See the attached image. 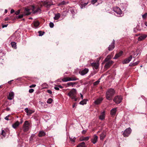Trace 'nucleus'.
Wrapping results in <instances>:
<instances>
[{"mask_svg":"<svg viewBox=\"0 0 147 147\" xmlns=\"http://www.w3.org/2000/svg\"><path fill=\"white\" fill-rule=\"evenodd\" d=\"M5 110L7 111H9L10 110V109L9 108L7 107L5 109Z\"/></svg>","mask_w":147,"mask_h":147,"instance_id":"59","label":"nucleus"},{"mask_svg":"<svg viewBox=\"0 0 147 147\" xmlns=\"http://www.w3.org/2000/svg\"><path fill=\"white\" fill-rule=\"evenodd\" d=\"M47 92L51 94H52V91L50 90H47Z\"/></svg>","mask_w":147,"mask_h":147,"instance_id":"52","label":"nucleus"},{"mask_svg":"<svg viewBox=\"0 0 147 147\" xmlns=\"http://www.w3.org/2000/svg\"><path fill=\"white\" fill-rule=\"evenodd\" d=\"M39 22L38 21H35L34 22V25L35 27H38L39 25Z\"/></svg>","mask_w":147,"mask_h":147,"instance_id":"32","label":"nucleus"},{"mask_svg":"<svg viewBox=\"0 0 147 147\" xmlns=\"http://www.w3.org/2000/svg\"><path fill=\"white\" fill-rule=\"evenodd\" d=\"M114 44L115 41L114 40H113V42L111 45H109V47L108 48V50L109 51H111L114 49L115 47Z\"/></svg>","mask_w":147,"mask_h":147,"instance_id":"10","label":"nucleus"},{"mask_svg":"<svg viewBox=\"0 0 147 147\" xmlns=\"http://www.w3.org/2000/svg\"><path fill=\"white\" fill-rule=\"evenodd\" d=\"M54 88L56 90H59V89L58 87H54Z\"/></svg>","mask_w":147,"mask_h":147,"instance_id":"55","label":"nucleus"},{"mask_svg":"<svg viewBox=\"0 0 147 147\" xmlns=\"http://www.w3.org/2000/svg\"><path fill=\"white\" fill-rule=\"evenodd\" d=\"M20 124L19 122L18 121H17L12 125V126L13 128L16 129L20 125Z\"/></svg>","mask_w":147,"mask_h":147,"instance_id":"21","label":"nucleus"},{"mask_svg":"<svg viewBox=\"0 0 147 147\" xmlns=\"http://www.w3.org/2000/svg\"><path fill=\"white\" fill-rule=\"evenodd\" d=\"M123 54V52L122 51H121L117 53L115 57L113 58L114 59H117L119 57L121 56Z\"/></svg>","mask_w":147,"mask_h":147,"instance_id":"16","label":"nucleus"},{"mask_svg":"<svg viewBox=\"0 0 147 147\" xmlns=\"http://www.w3.org/2000/svg\"><path fill=\"white\" fill-rule=\"evenodd\" d=\"M86 132V131L85 130H83L82 131V133L83 134H85Z\"/></svg>","mask_w":147,"mask_h":147,"instance_id":"61","label":"nucleus"},{"mask_svg":"<svg viewBox=\"0 0 147 147\" xmlns=\"http://www.w3.org/2000/svg\"><path fill=\"white\" fill-rule=\"evenodd\" d=\"M100 81L98 80L93 83V84L94 86L97 85L99 83Z\"/></svg>","mask_w":147,"mask_h":147,"instance_id":"42","label":"nucleus"},{"mask_svg":"<svg viewBox=\"0 0 147 147\" xmlns=\"http://www.w3.org/2000/svg\"><path fill=\"white\" fill-rule=\"evenodd\" d=\"M112 57L111 55H109L107 56V57L105 59V61H109V60Z\"/></svg>","mask_w":147,"mask_h":147,"instance_id":"31","label":"nucleus"},{"mask_svg":"<svg viewBox=\"0 0 147 147\" xmlns=\"http://www.w3.org/2000/svg\"><path fill=\"white\" fill-rule=\"evenodd\" d=\"M81 95V97L82 98V99H83V95L81 94H80Z\"/></svg>","mask_w":147,"mask_h":147,"instance_id":"63","label":"nucleus"},{"mask_svg":"<svg viewBox=\"0 0 147 147\" xmlns=\"http://www.w3.org/2000/svg\"><path fill=\"white\" fill-rule=\"evenodd\" d=\"M13 81V80H11V81H9L8 82V83L9 84H11V81Z\"/></svg>","mask_w":147,"mask_h":147,"instance_id":"64","label":"nucleus"},{"mask_svg":"<svg viewBox=\"0 0 147 147\" xmlns=\"http://www.w3.org/2000/svg\"><path fill=\"white\" fill-rule=\"evenodd\" d=\"M103 100V98H99L97 99L95 101L94 103L96 105H98L100 104L101 103Z\"/></svg>","mask_w":147,"mask_h":147,"instance_id":"12","label":"nucleus"},{"mask_svg":"<svg viewBox=\"0 0 147 147\" xmlns=\"http://www.w3.org/2000/svg\"><path fill=\"white\" fill-rule=\"evenodd\" d=\"M97 1V0H92L91 1L92 3L93 4H95Z\"/></svg>","mask_w":147,"mask_h":147,"instance_id":"50","label":"nucleus"},{"mask_svg":"<svg viewBox=\"0 0 147 147\" xmlns=\"http://www.w3.org/2000/svg\"><path fill=\"white\" fill-rule=\"evenodd\" d=\"M36 86V85L35 84H32V85H30L29 87L30 88H34Z\"/></svg>","mask_w":147,"mask_h":147,"instance_id":"51","label":"nucleus"},{"mask_svg":"<svg viewBox=\"0 0 147 147\" xmlns=\"http://www.w3.org/2000/svg\"><path fill=\"white\" fill-rule=\"evenodd\" d=\"M8 25L7 24H5V25H3V24L2 25V28H4L5 27H7V26Z\"/></svg>","mask_w":147,"mask_h":147,"instance_id":"54","label":"nucleus"},{"mask_svg":"<svg viewBox=\"0 0 147 147\" xmlns=\"http://www.w3.org/2000/svg\"><path fill=\"white\" fill-rule=\"evenodd\" d=\"M98 138V136L96 135H94L93 137V138L91 139V142L94 144H95L97 141Z\"/></svg>","mask_w":147,"mask_h":147,"instance_id":"11","label":"nucleus"},{"mask_svg":"<svg viewBox=\"0 0 147 147\" xmlns=\"http://www.w3.org/2000/svg\"><path fill=\"white\" fill-rule=\"evenodd\" d=\"M122 98L121 96H117L115 97L113 100L116 103L119 104L122 101Z\"/></svg>","mask_w":147,"mask_h":147,"instance_id":"5","label":"nucleus"},{"mask_svg":"<svg viewBox=\"0 0 147 147\" xmlns=\"http://www.w3.org/2000/svg\"><path fill=\"white\" fill-rule=\"evenodd\" d=\"M75 98L74 97V98H71L72 99H74V101H77L78 100V101L80 99V98H77V97L76 96H75Z\"/></svg>","mask_w":147,"mask_h":147,"instance_id":"36","label":"nucleus"},{"mask_svg":"<svg viewBox=\"0 0 147 147\" xmlns=\"http://www.w3.org/2000/svg\"><path fill=\"white\" fill-rule=\"evenodd\" d=\"M115 93V92L114 89L112 88L109 89L106 93L105 96L106 99L109 100H112Z\"/></svg>","mask_w":147,"mask_h":147,"instance_id":"1","label":"nucleus"},{"mask_svg":"<svg viewBox=\"0 0 147 147\" xmlns=\"http://www.w3.org/2000/svg\"><path fill=\"white\" fill-rule=\"evenodd\" d=\"M79 147H86L85 143L84 142H82L78 145Z\"/></svg>","mask_w":147,"mask_h":147,"instance_id":"30","label":"nucleus"},{"mask_svg":"<svg viewBox=\"0 0 147 147\" xmlns=\"http://www.w3.org/2000/svg\"><path fill=\"white\" fill-rule=\"evenodd\" d=\"M76 103H74L73 105V108H74L76 106Z\"/></svg>","mask_w":147,"mask_h":147,"instance_id":"56","label":"nucleus"},{"mask_svg":"<svg viewBox=\"0 0 147 147\" xmlns=\"http://www.w3.org/2000/svg\"><path fill=\"white\" fill-rule=\"evenodd\" d=\"M20 9H19L18 11H15V14H16V15H18L20 13Z\"/></svg>","mask_w":147,"mask_h":147,"instance_id":"44","label":"nucleus"},{"mask_svg":"<svg viewBox=\"0 0 147 147\" xmlns=\"http://www.w3.org/2000/svg\"><path fill=\"white\" fill-rule=\"evenodd\" d=\"M11 45L12 47L14 49H16L17 48L16 43L15 42H12L11 43Z\"/></svg>","mask_w":147,"mask_h":147,"instance_id":"28","label":"nucleus"},{"mask_svg":"<svg viewBox=\"0 0 147 147\" xmlns=\"http://www.w3.org/2000/svg\"><path fill=\"white\" fill-rule=\"evenodd\" d=\"M89 139V137L87 136L86 137H82L80 138V140L81 141L86 140L88 141Z\"/></svg>","mask_w":147,"mask_h":147,"instance_id":"24","label":"nucleus"},{"mask_svg":"<svg viewBox=\"0 0 147 147\" xmlns=\"http://www.w3.org/2000/svg\"><path fill=\"white\" fill-rule=\"evenodd\" d=\"M12 19L13 20V18H12L11 17H10L9 18L8 17H7L5 19V21H8V20Z\"/></svg>","mask_w":147,"mask_h":147,"instance_id":"48","label":"nucleus"},{"mask_svg":"<svg viewBox=\"0 0 147 147\" xmlns=\"http://www.w3.org/2000/svg\"><path fill=\"white\" fill-rule=\"evenodd\" d=\"M57 86L59 88H63V87L61 86V85H57Z\"/></svg>","mask_w":147,"mask_h":147,"instance_id":"58","label":"nucleus"},{"mask_svg":"<svg viewBox=\"0 0 147 147\" xmlns=\"http://www.w3.org/2000/svg\"><path fill=\"white\" fill-rule=\"evenodd\" d=\"M88 3H82L81 4V8H82L84 7H85L87 5Z\"/></svg>","mask_w":147,"mask_h":147,"instance_id":"39","label":"nucleus"},{"mask_svg":"<svg viewBox=\"0 0 147 147\" xmlns=\"http://www.w3.org/2000/svg\"><path fill=\"white\" fill-rule=\"evenodd\" d=\"M49 26L51 28H53L54 26V24L53 23L51 22H50L49 23Z\"/></svg>","mask_w":147,"mask_h":147,"instance_id":"47","label":"nucleus"},{"mask_svg":"<svg viewBox=\"0 0 147 147\" xmlns=\"http://www.w3.org/2000/svg\"><path fill=\"white\" fill-rule=\"evenodd\" d=\"M25 112L27 113V115H30L34 112V111L28 109V108H26L25 109Z\"/></svg>","mask_w":147,"mask_h":147,"instance_id":"14","label":"nucleus"},{"mask_svg":"<svg viewBox=\"0 0 147 147\" xmlns=\"http://www.w3.org/2000/svg\"><path fill=\"white\" fill-rule=\"evenodd\" d=\"M114 11L119 15H120L122 13V11L120 8L118 7H117L114 9Z\"/></svg>","mask_w":147,"mask_h":147,"instance_id":"17","label":"nucleus"},{"mask_svg":"<svg viewBox=\"0 0 147 147\" xmlns=\"http://www.w3.org/2000/svg\"><path fill=\"white\" fill-rule=\"evenodd\" d=\"M71 77V81H76L79 80V79L75 77V76H73Z\"/></svg>","mask_w":147,"mask_h":147,"instance_id":"33","label":"nucleus"},{"mask_svg":"<svg viewBox=\"0 0 147 147\" xmlns=\"http://www.w3.org/2000/svg\"><path fill=\"white\" fill-rule=\"evenodd\" d=\"M9 115H8L7 116H6L5 118V119L6 120H9Z\"/></svg>","mask_w":147,"mask_h":147,"instance_id":"53","label":"nucleus"},{"mask_svg":"<svg viewBox=\"0 0 147 147\" xmlns=\"http://www.w3.org/2000/svg\"><path fill=\"white\" fill-rule=\"evenodd\" d=\"M30 126V123L29 122L26 121L23 125V129L24 132H26L28 131L29 129V126Z\"/></svg>","mask_w":147,"mask_h":147,"instance_id":"3","label":"nucleus"},{"mask_svg":"<svg viewBox=\"0 0 147 147\" xmlns=\"http://www.w3.org/2000/svg\"><path fill=\"white\" fill-rule=\"evenodd\" d=\"M106 134L105 132H103L100 135V139L103 140L106 136Z\"/></svg>","mask_w":147,"mask_h":147,"instance_id":"25","label":"nucleus"},{"mask_svg":"<svg viewBox=\"0 0 147 147\" xmlns=\"http://www.w3.org/2000/svg\"><path fill=\"white\" fill-rule=\"evenodd\" d=\"M88 71V69L85 68L82 71H79V73L81 75L83 76L87 73Z\"/></svg>","mask_w":147,"mask_h":147,"instance_id":"9","label":"nucleus"},{"mask_svg":"<svg viewBox=\"0 0 147 147\" xmlns=\"http://www.w3.org/2000/svg\"><path fill=\"white\" fill-rule=\"evenodd\" d=\"M14 96V93L13 92H10L8 96H7L8 99L9 100H11L13 98Z\"/></svg>","mask_w":147,"mask_h":147,"instance_id":"19","label":"nucleus"},{"mask_svg":"<svg viewBox=\"0 0 147 147\" xmlns=\"http://www.w3.org/2000/svg\"><path fill=\"white\" fill-rule=\"evenodd\" d=\"M35 135L34 134H32L31 135V136L30 137L29 140L30 142H31L33 140V138L34 137Z\"/></svg>","mask_w":147,"mask_h":147,"instance_id":"35","label":"nucleus"},{"mask_svg":"<svg viewBox=\"0 0 147 147\" xmlns=\"http://www.w3.org/2000/svg\"><path fill=\"white\" fill-rule=\"evenodd\" d=\"M106 62L107 63L105 65L104 67L106 69H107L113 64V62L112 60L108 61Z\"/></svg>","mask_w":147,"mask_h":147,"instance_id":"7","label":"nucleus"},{"mask_svg":"<svg viewBox=\"0 0 147 147\" xmlns=\"http://www.w3.org/2000/svg\"><path fill=\"white\" fill-rule=\"evenodd\" d=\"M62 81L63 82H67L68 81V77H65L62 79Z\"/></svg>","mask_w":147,"mask_h":147,"instance_id":"37","label":"nucleus"},{"mask_svg":"<svg viewBox=\"0 0 147 147\" xmlns=\"http://www.w3.org/2000/svg\"><path fill=\"white\" fill-rule=\"evenodd\" d=\"M60 17V14L59 13H57L55 14V16L54 18V19L55 20H57Z\"/></svg>","mask_w":147,"mask_h":147,"instance_id":"27","label":"nucleus"},{"mask_svg":"<svg viewBox=\"0 0 147 147\" xmlns=\"http://www.w3.org/2000/svg\"><path fill=\"white\" fill-rule=\"evenodd\" d=\"M76 139V138L75 137L74 138H70V141L74 142H75Z\"/></svg>","mask_w":147,"mask_h":147,"instance_id":"46","label":"nucleus"},{"mask_svg":"<svg viewBox=\"0 0 147 147\" xmlns=\"http://www.w3.org/2000/svg\"><path fill=\"white\" fill-rule=\"evenodd\" d=\"M30 10L31 9L33 13H37L40 9L39 7H36L34 6H32L31 7V9L29 8Z\"/></svg>","mask_w":147,"mask_h":147,"instance_id":"13","label":"nucleus"},{"mask_svg":"<svg viewBox=\"0 0 147 147\" xmlns=\"http://www.w3.org/2000/svg\"><path fill=\"white\" fill-rule=\"evenodd\" d=\"M139 63V61H137L136 62L133 63L132 64H130L129 65V66H135L137 65H138Z\"/></svg>","mask_w":147,"mask_h":147,"instance_id":"34","label":"nucleus"},{"mask_svg":"<svg viewBox=\"0 0 147 147\" xmlns=\"http://www.w3.org/2000/svg\"><path fill=\"white\" fill-rule=\"evenodd\" d=\"M34 91V90L33 89H29V92L30 93H32Z\"/></svg>","mask_w":147,"mask_h":147,"instance_id":"49","label":"nucleus"},{"mask_svg":"<svg viewBox=\"0 0 147 147\" xmlns=\"http://www.w3.org/2000/svg\"><path fill=\"white\" fill-rule=\"evenodd\" d=\"M147 16V13H145L144 15H143L142 16L143 18L144 19L146 18V17Z\"/></svg>","mask_w":147,"mask_h":147,"instance_id":"45","label":"nucleus"},{"mask_svg":"<svg viewBox=\"0 0 147 147\" xmlns=\"http://www.w3.org/2000/svg\"><path fill=\"white\" fill-rule=\"evenodd\" d=\"M77 82H68L67 83V84L68 85V86H73V85L74 84H77Z\"/></svg>","mask_w":147,"mask_h":147,"instance_id":"26","label":"nucleus"},{"mask_svg":"<svg viewBox=\"0 0 147 147\" xmlns=\"http://www.w3.org/2000/svg\"><path fill=\"white\" fill-rule=\"evenodd\" d=\"M14 11H15L13 9H12L11 10V13H14Z\"/></svg>","mask_w":147,"mask_h":147,"instance_id":"57","label":"nucleus"},{"mask_svg":"<svg viewBox=\"0 0 147 147\" xmlns=\"http://www.w3.org/2000/svg\"><path fill=\"white\" fill-rule=\"evenodd\" d=\"M30 9L29 7L25 8L24 10V14H21L19 15L18 16H16L14 18L13 20H15L16 19H20L22 18L24 16H28L31 13V12L30 11Z\"/></svg>","mask_w":147,"mask_h":147,"instance_id":"2","label":"nucleus"},{"mask_svg":"<svg viewBox=\"0 0 147 147\" xmlns=\"http://www.w3.org/2000/svg\"><path fill=\"white\" fill-rule=\"evenodd\" d=\"M147 36L145 34L142 35L138 38V40L139 41H141L145 39Z\"/></svg>","mask_w":147,"mask_h":147,"instance_id":"20","label":"nucleus"},{"mask_svg":"<svg viewBox=\"0 0 147 147\" xmlns=\"http://www.w3.org/2000/svg\"><path fill=\"white\" fill-rule=\"evenodd\" d=\"M117 111V108L112 109L111 111V114L112 115H115Z\"/></svg>","mask_w":147,"mask_h":147,"instance_id":"23","label":"nucleus"},{"mask_svg":"<svg viewBox=\"0 0 147 147\" xmlns=\"http://www.w3.org/2000/svg\"><path fill=\"white\" fill-rule=\"evenodd\" d=\"M53 99L51 98H49L47 101V103L48 104H51L53 101Z\"/></svg>","mask_w":147,"mask_h":147,"instance_id":"38","label":"nucleus"},{"mask_svg":"<svg viewBox=\"0 0 147 147\" xmlns=\"http://www.w3.org/2000/svg\"><path fill=\"white\" fill-rule=\"evenodd\" d=\"M68 81H71V77H68Z\"/></svg>","mask_w":147,"mask_h":147,"instance_id":"60","label":"nucleus"},{"mask_svg":"<svg viewBox=\"0 0 147 147\" xmlns=\"http://www.w3.org/2000/svg\"><path fill=\"white\" fill-rule=\"evenodd\" d=\"M1 135L3 136L4 137H5V132L4 130H2V132L1 134Z\"/></svg>","mask_w":147,"mask_h":147,"instance_id":"43","label":"nucleus"},{"mask_svg":"<svg viewBox=\"0 0 147 147\" xmlns=\"http://www.w3.org/2000/svg\"><path fill=\"white\" fill-rule=\"evenodd\" d=\"M46 4H47V5H50H50H51V4H49V3H48V2H47H47H46Z\"/></svg>","mask_w":147,"mask_h":147,"instance_id":"62","label":"nucleus"},{"mask_svg":"<svg viewBox=\"0 0 147 147\" xmlns=\"http://www.w3.org/2000/svg\"><path fill=\"white\" fill-rule=\"evenodd\" d=\"M77 91L76 89L73 88L68 93L67 95L69 96L71 98H75V96H76Z\"/></svg>","mask_w":147,"mask_h":147,"instance_id":"4","label":"nucleus"},{"mask_svg":"<svg viewBox=\"0 0 147 147\" xmlns=\"http://www.w3.org/2000/svg\"><path fill=\"white\" fill-rule=\"evenodd\" d=\"M45 133L42 131H39L38 134V136L40 137L44 136H45Z\"/></svg>","mask_w":147,"mask_h":147,"instance_id":"22","label":"nucleus"},{"mask_svg":"<svg viewBox=\"0 0 147 147\" xmlns=\"http://www.w3.org/2000/svg\"><path fill=\"white\" fill-rule=\"evenodd\" d=\"M131 129L130 128L126 129L123 134V135L124 137H127L129 136L131 133Z\"/></svg>","mask_w":147,"mask_h":147,"instance_id":"6","label":"nucleus"},{"mask_svg":"<svg viewBox=\"0 0 147 147\" xmlns=\"http://www.w3.org/2000/svg\"><path fill=\"white\" fill-rule=\"evenodd\" d=\"M38 32L39 33V36H42L45 33V32H42L41 31H38Z\"/></svg>","mask_w":147,"mask_h":147,"instance_id":"41","label":"nucleus"},{"mask_svg":"<svg viewBox=\"0 0 147 147\" xmlns=\"http://www.w3.org/2000/svg\"><path fill=\"white\" fill-rule=\"evenodd\" d=\"M66 5V2L65 1H63L60 3L59 5Z\"/></svg>","mask_w":147,"mask_h":147,"instance_id":"40","label":"nucleus"},{"mask_svg":"<svg viewBox=\"0 0 147 147\" xmlns=\"http://www.w3.org/2000/svg\"><path fill=\"white\" fill-rule=\"evenodd\" d=\"M91 65L92 67L94 69H97L98 67L99 64L96 62L93 63H91Z\"/></svg>","mask_w":147,"mask_h":147,"instance_id":"18","label":"nucleus"},{"mask_svg":"<svg viewBox=\"0 0 147 147\" xmlns=\"http://www.w3.org/2000/svg\"><path fill=\"white\" fill-rule=\"evenodd\" d=\"M105 112L104 111L100 113V115L99 116V119L101 120L105 119Z\"/></svg>","mask_w":147,"mask_h":147,"instance_id":"15","label":"nucleus"},{"mask_svg":"<svg viewBox=\"0 0 147 147\" xmlns=\"http://www.w3.org/2000/svg\"><path fill=\"white\" fill-rule=\"evenodd\" d=\"M87 100L86 99H84L82 101H81L79 104L80 105H84L86 104V101Z\"/></svg>","mask_w":147,"mask_h":147,"instance_id":"29","label":"nucleus"},{"mask_svg":"<svg viewBox=\"0 0 147 147\" xmlns=\"http://www.w3.org/2000/svg\"><path fill=\"white\" fill-rule=\"evenodd\" d=\"M132 56L131 55L130 56L127 58L123 60L122 61V63L123 64H126L129 63L130 61L132 59Z\"/></svg>","mask_w":147,"mask_h":147,"instance_id":"8","label":"nucleus"}]
</instances>
